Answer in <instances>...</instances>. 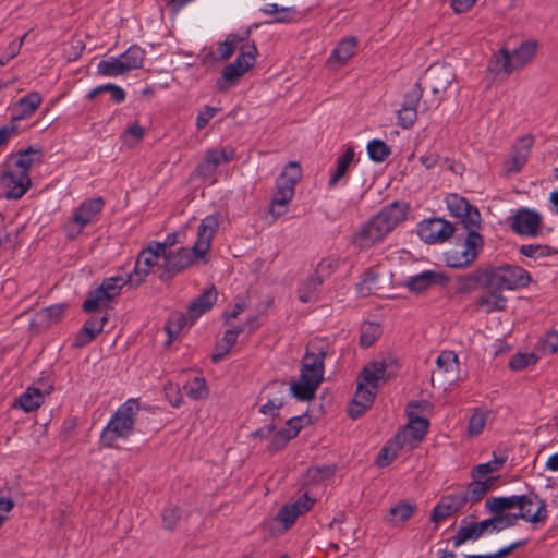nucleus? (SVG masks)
Returning a JSON list of instances; mask_svg holds the SVG:
<instances>
[{
	"label": "nucleus",
	"instance_id": "obj_1",
	"mask_svg": "<svg viewBox=\"0 0 558 558\" xmlns=\"http://www.w3.org/2000/svg\"><path fill=\"white\" fill-rule=\"evenodd\" d=\"M219 225L220 217L218 214L208 215L202 219L197 229V238L191 250L180 247L177 251H166L163 263L160 264V280H170L177 274L201 260L206 263V255L211 247Z\"/></svg>",
	"mask_w": 558,
	"mask_h": 558
},
{
	"label": "nucleus",
	"instance_id": "obj_2",
	"mask_svg": "<svg viewBox=\"0 0 558 558\" xmlns=\"http://www.w3.org/2000/svg\"><path fill=\"white\" fill-rule=\"evenodd\" d=\"M409 206L395 201L383 207L353 234L352 243L359 250H368L380 243L407 218Z\"/></svg>",
	"mask_w": 558,
	"mask_h": 558
},
{
	"label": "nucleus",
	"instance_id": "obj_3",
	"mask_svg": "<svg viewBox=\"0 0 558 558\" xmlns=\"http://www.w3.org/2000/svg\"><path fill=\"white\" fill-rule=\"evenodd\" d=\"M40 153L32 147L7 157L0 169V184L9 199H19L29 190V171L39 162Z\"/></svg>",
	"mask_w": 558,
	"mask_h": 558
},
{
	"label": "nucleus",
	"instance_id": "obj_4",
	"mask_svg": "<svg viewBox=\"0 0 558 558\" xmlns=\"http://www.w3.org/2000/svg\"><path fill=\"white\" fill-rule=\"evenodd\" d=\"M140 404L136 399H128L122 403L100 433L101 447L113 448L119 441L128 440L135 429Z\"/></svg>",
	"mask_w": 558,
	"mask_h": 558
},
{
	"label": "nucleus",
	"instance_id": "obj_5",
	"mask_svg": "<svg viewBox=\"0 0 558 558\" xmlns=\"http://www.w3.org/2000/svg\"><path fill=\"white\" fill-rule=\"evenodd\" d=\"M326 353L323 349L317 352L307 351L303 357L300 380L290 386V392L298 400H311L324 376V360Z\"/></svg>",
	"mask_w": 558,
	"mask_h": 558
},
{
	"label": "nucleus",
	"instance_id": "obj_6",
	"mask_svg": "<svg viewBox=\"0 0 558 558\" xmlns=\"http://www.w3.org/2000/svg\"><path fill=\"white\" fill-rule=\"evenodd\" d=\"M302 177V170L296 161H290L276 181V191L270 203L269 213L275 218L288 211V204L294 196L295 185Z\"/></svg>",
	"mask_w": 558,
	"mask_h": 558
},
{
	"label": "nucleus",
	"instance_id": "obj_7",
	"mask_svg": "<svg viewBox=\"0 0 558 558\" xmlns=\"http://www.w3.org/2000/svg\"><path fill=\"white\" fill-rule=\"evenodd\" d=\"M537 44L533 40L523 41L511 52L502 48L490 60L489 69L506 75L525 66L536 53Z\"/></svg>",
	"mask_w": 558,
	"mask_h": 558
},
{
	"label": "nucleus",
	"instance_id": "obj_8",
	"mask_svg": "<svg viewBox=\"0 0 558 558\" xmlns=\"http://www.w3.org/2000/svg\"><path fill=\"white\" fill-rule=\"evenodd\" d=\"M465 230V239L445 253V262L451 268H465L470 266L483 248L484 240L478 232L480 228Z\"/></svg>",
	"mask_w": 558,
	"mask_h": 558
},
{
	"label": "nucleus",
	"instance_id": "obj_9",
	"mask_svg": "<svg viewBox=\"0 0 558 558\" xmlns=\"http://www.w3.org/2000/svg\"><path fill=\"white\" fill-rule=\"evenodd\" d=\"M257 48L254 44H244L240 48L236 59L226 65L222 70V76L217 81V88L220 92H227L234 86L239 80L254 66L256 62Z\"/></svg>",
	"mask_w": 558,
	"mask_h": 558
},
{
	"label": "nucleus",
	"instance_id": "obj_10",
	"mask_svg": "<svg viewBox=\"0 0 558 558\" xmlns=\"http://www.w3.org/2000/svg\"><path fill=\"white\" fill-rule=\"evenodd\" d=\"M486 271L488 287H497L501 291L525 288L531 281L530 274L515 265L487 267Z\"/></svg>",
	"mask_w": 558,
	"mask_h": 558
},
{
	"label": "nucleus",
	"instance_id": "obj_11",
	"mask_svg": "<svg viewBox=\"0 0 558 558\" xmlns=\"http://www.w3.org/2000/svg\"><path fill=\"white\" fill-rule=\"evenodd\" d=\"M163 246L161 242H150L144 247L136 259L134 269L129 274L131 286L137 287L144 282L145 278L155 269L160 270V264L163 263Z\"/></svg>",
	"mask_w": 558,
	"mask_h": 558
},
{
	"label": "nucleus",
	"instance_id": "obj_12",
	"mask_svg": "<svg viewBox=\"0 0 558 558\" xmlns=\"http://www.w3.org/2000/svg\"><path fill=\"white\" fill-rule=\"evenodd\" d=\"M104 199L95 197L81 203L74 210L71 220L65 226L69 238L74 239L82 233L83 229L93 223L101 213Z\"/></svg>",
	"mask_w": 558,
	"mask_h": 558
},
{
	"label": "nucleus",
	"instance_id": "obj_13",
	"mask_svg": "<svg viewBox=\"0 0 558 558\" xmlns=\"http://www.w3.org/2000/svg\"><path fill=\"white\" fill-rule=\"evenodd\" d=\"M454 78V71L448 64H434L427 69L425 81L434 95V99L432 101L434 107H438L444 100L445 93Z\"/></svg>",
	"mask_w": 558,
	"mask_h": 558
},
{
	"label": "nucleus",
	"instance_id": "obj_14",
	"mask_svg": "<svg viewBox=\"0 0 558 558\" xmlns=\"http://www.w3.org/2000/svg\"><path fill=\"white\" fill-rule=\"evenodd\" d=\"M235 159L232 146L213 147L205 151L203 159L195 168V174L202 179H213L217 169Z\"/></svg>",
	"mask_w": 558,
	"mask_h": 558
},
{
	"label": "nucleus",
	"instance_id": "obj_15",
	"mask_svg": "<svg viewBox=\"0 0 558 558\" xmlns=\"http://www.w3.org/2000/svg\"><path fill=\"white\" fill-rule=\"evenodd\" d=\"M518 518L533 524H544L548 518L547 505L535 493L518 495Z\"/></svg>",
	"mask_w": 558,
	"mask_h": 558
},
{
	"label": "nucleus",
	"instance_id": "obj_16",
	"mask_svg": "<svg viewBox=\"0 0 558 558\" xmlns=\"http://www.w3.org/2000/svg\"><path fill=\"white\" fill-rule=\"evenodd\" d=\"M429 422L421 416L409 413V422L396 435L397 445L407 450L416 448L424 439L428 430Z\"/></svg>",
	"mask_w": 558,
	"mask_h": 558
},
{
	"label": "nucleus",
	"instance_id": "obj_17",
	"mask_svg": "<svg viewBox=\"0 0 558 558\" xmlns=\"http://www.w3.org/2000/svg\"><path fill=\"white\" fill-rule=\"evenodd\" d=\"M447 208L450 214L460 219L464 229L481 228V214L464 197L450 194L446 197Z\"/></svg>",
	"mask_w": 558,
	"mask_h": 558
},
{
	"label": "nucleus",
	"instance_id": "obj_18",
	"mask_svg": "<svg viewBox=\"0 0 558 558\" xmlns=\"http://www.w3.org/2000/svg\"><path fill=\"white\" fill-rule=\"evenodd\" d=\"M453 232V225L442 218L426 219L417 225V234L420 239L427 244L442 243L447 241Z\"/></svg>",
	"mask_w": 558,
	"mask_h": 558
},
{
	"label": "nucleus",
	"instance_id": "obj_19",
	"mask_svg": "<svg viewBox=\"0 0 558 558\" xmlns=\"http://www.w3.org/2000/svg\"><path fill=\"white\" fill-rule=\"evenodd\" d=\"M542 223L541 215L529 208L519 209L512 218L511 228L520 235L536 236Z\"/></svg>",
	"mask_w": 558,
	"mask_h": 558
},
{
	"label": "nucleus",
	"instance_id": "obj_20",
	"mask_svg": "<svg viewBox=\"0 0 558 558\" xmlns=\"http://www.w3.org/2000/svg\"><path fill=\"white\" fill-rule=\"evenodd\" d=\"M449 281V277L442 271L424 270L420 274L409 277L407 287L412 292L422 293L432 287H446Z\"/></svg>",
	"mask_w": 558,
	"mask_h": 558
},
{
	"label": "nucleus",
	"instance_id": "obj_21",
	"mask_svg": "<svg viewBox=\"0 0 558 558\" xmlns=\"http://www.w3.org/2000/svg\"><path fill=\"white\" fill-rule=\"evenodd\" d=\"M466 493H454L441 497L432 511V521L434 523H439L442 520L451 517L452 514L461 510L463 506L466 504Z\"/></svg>",
	"mask_w": 558,
	"mask_h": 558
},
{
	"label": "nucleus",
	"instance_id": "obj_22",
	"mask_svg": "<svg viewBox=\"0 0 558 558\" xmlns=\"http://www.w3.org/2000/svg\"><path fill=\"white\" fill-rule=\"evenodd\" d=\"M483 292L475 299L476 308L483 313L492 314L504 312L507 308L508 299L497 287H484Z\"/></svg>",
	"mask_w": 558,
	"mask_h": 558
},
{
	"label": "nucleus",
	"instance_id": "obj_23",
	"mask_svg": "<svg viewBox=\"0 0 558 558\" xmlns=\"http://www.w3.org/2000/svg\"><path fill=\"white\" fill-rule=\"evenodd\" d=\"M355 151L354 148L348 146L343 153L338 156L336 160V167L330 173L328 180V187L336 189L337 186H343L349 180V170L354 162Z\"/></svg>",
	"mask_w": 558,
	"mask_h": 558
},
{
	"label": "nucleus",
	"instance_id": "obj_24",
	"mask_svg": "<svg viewBox=\"0 0 558 558\" xmlns=\"http://www.w3.org/2000/svg\"><path fill=\"white\" fill-rule=\"evenodd\" d=\"M533 143L534 138L531 135H524L518 140L512 147L509 159L506 162L507 172L517 173L523 168L529 158Z\"/></svg>",
	"mask_w": 558,
	"mask_h": 558
},
{
	"label": "nucleus",
	"instance_id": "obj_25",
	"mask_svg": "<svg viewBox=\"0 0 558 558\" xmlns=\"http://www.w3.org/2000/svg\"><path fill=\"white\" fill-rule=\"evenodd\" d=\"M288 391H290V387L288 388L284 381L270 383L264 390L267 397V402L260 407V412L268 415H275L283 405Z\"/></svg>",
	"mask_w": 558,
	"mask_h": 558
},
{
	"label": "nucleus",
	"instance_id": "obj_26",
	"mask_svg": "<svg viewBox=\"0 0 558 558\" xmlns=\"http://www.w3.org/2000/svg\"><path fill=\"white\" fill-rule=\"evenodd\" d=\"M375 389L364 386V383L357 381L354 398L348 409L350 417L357 418L371 408L375 399Z\"/></svg>",
	"mask_w": 558,
	"mask_h": 558
},
{
	"label": "nucleus",
	"instance_id": "obj_27",
	"mask_svg": "<svg viewBox=\"0 0 558 558\" xmlns=\"http://www.w3.org/2000/svg\"><path fill=\"white\" fill-rule=\"evenodd\" d=\"M312 501L306 497H302L292 505L283 506L276 515V521L282 524L283 530H288L300 517L310 510Z\"/></svg>",
	"mask_w": 558,
	"mask_h": 558
},
{
	"label": "nucleus",
	"instance_id": "obj_28",
	"mask_svg": "<svg viewBox=\"0 0 558 558\" xmlns=\"http://www.w3.org/2000/svg\"><path fill=\"white\" fill-rule=\"evenodd\" d=\"M43 102V97L38 92H31L19 99L11 108L13 121L28 119Z\"/></svg>",
	"mask_w": 558,
	"mask_h": 558
},
{
	"label": "nucleus",
	"instance_id": "obj_29",
	"mask_svg": "<svg viewBox=\"0 0 558 558\" xmlns=\"http://www.w3.org/2000/svg\"><path fill=\"white\" fill-rule=\"evenodd\" d=\"M488 287L486 268H477L469 274L462 275L457 280V292L468 294L476 290Z\"/></svg>",
	"mask_w": 558,
	"mask_h": 558
},
{
	"label": "nucleus",
	"instance_id": "obj_30",
	"mask_svg": "<svg viewBox=\"0 0 558 558\" xmlns=\"http://www.w3.org/2000/svg\"><path fill=\"white\" fill-rule=\"evenodd\" d=\"M107 322L105 315H93L83 326L81 331L76 335L74 344L76 347H84L93 341L98 333L104 329Z\"/></svg>",
	"mask_w": 558,
	"mask_h": 558
},
{
	"label": "nucleus",
	"instance_id": "obj_31",
	"mask_svg": "<svg viewBox=\"0 0 558 558\" xmlns=\"http://www.w3.org/2000/svg\"><path fill=\"white\" fill-rule=\"evenodd\" d=\"M217 290L210 287L204 291L198 298L193 300L187 308V315L191 323H194L201 315L208 312L217 301Z\"/></svg>",
	"mask_w": 558,
	"mask_h": 558
},
{
	"label": "nucleus",
	"instance_id": "obj_32",
	"mask_svg": "<svg viewBox=\"0 0 558 558\" xmlns=\"http://www.w3.org/2000/svg\"><path fill=\"white\" fill-rule=\"evenodd\" d=\"M356 45L357 43L354 37L342 39L332 50L328 59V64L330 66L333 64L339 66L344 65L355 54Z\"/></svg>",
	"mask_w": 558,
	"mask_h": 558
},
{
	"label": "nucleus",
	"instance_id": "obj_33",
	"mask_svg": "<svg viewBox=\"0 0 558 558\" xmlns=\"http://www.w3.org/2000/svg\"><path fill=\"white\" fill-rule=\"evenodd\" d=\"M45 401V396L40 389L28 387L20 398L14 402V408H21L25 412H32L38 409Z\"/></svg>",
	"mask_w": 558,
	"mask_h": 558
},
{
	"label": "nucleus",
	"instance_id": "obj_34",
	"mask_svg": "<svg viewBox=\"0 0 558 558\" xmlns=\"http://www.w3.org/2000/svg\"><path fill=\"white\" fill-rule=\"evenodd\" d=\"M482 537L481 530L478 529L477 522H469L468 519L461 521V525L457 533L452 537V543L456 548L460 547L464 543L471 541L475 542Z\"/></svg>",
	"mask_w": 558,
	"mask_h": 558
},
{
	"label": "nucleus",
	"instance_id": "obj_35",
	"mask_svg": "<svg viewBox=\"0 0 558 558\" xmlns=\"http://www.w3.org/2000/svg\"><path fill=\"white\" fill-rule=\"evenodd\" d=\"M146 52L137 45H132L119 56L126 73L143 68Z\"/></svg>",
	"mask_w": 558,
	"mask_h": 558
},
{
	"label": "nucleus",
	"instance_id": "obj_36",
	"mask_svg": "<svg viewBox=\"0 0 558 558\" xmlns=\"http://www.w3.org/2000/svg\"><path fill=\"white\" fill-rule=\"evenodd\" d=\"M243 328L228 329L222 339L217 343L215 351L211 355L214 363L221 361L236 343L239 335L243 331Z\"/></svg>",
	"mask_w": 558,
	"mask_h": 558
},
{
	"label": "nucleus",
	"instance_id": "obj_37",
	"mask_svg": "<svg viewBox=\"0 0 558 558\" xmlns=\"http://www.w3.org/2000/svg\"><path fill=\"white\" fill-rule=\"evenodd\" d=\"M385 372L386 366L383 362H373L364 367L359 381L376 390L379 383L384 379Z\"/></svg>",
	"mask_w": 558,
	"mask_h": 558
},
{
	"label": "nucleus",
	"instance_id": "obj_38",
	"mask_svg": "<svg viewBox=\"0 0 558 558\" xmlns=\"http://www.w3.org/2000/svg\"><path fill=\"white\" fill-rule=\"evenodd\" d=\"M416 505L410 502H399L391 507L387 521L392 526H402L415 512Z\"/></svg>",
	"mask_w": 558,
	"mask_h": 558
},
{
	"label": "nucleus",
	"instance_id": "obj_39",
	"mask_svg": "<svg viewBox=\"0 0 558 558\" xmlns=\"http://www.w3.org/2000/svg\"><path fill=\"white\" fill-rule=\"evenodd\" d=\"M320 286L322 278L318 276H308L298 288V299L303 303L314 302Z\"/></svg>",
	"mask_w": 558,
	"mask_h": 558
},
{
	"label": "nucleus",
	"instance_id": "obj_40",
	"mask_svg": "<svg viewBox=\"0 0 558 558\" xmlns=\"http://www.w3.org/2000/svg\"><path fill=\"white\" fill-rule=\"evenodd\" d=\"M507 459H508V456L506 453L497 454L496 452H494L493 460H490L486 463H481L473 469V471H472L473 478H481V477L486 476L489 473L499 471L504 466Z\"/></svg>",
	"mask_w": 558,
	"mask_h": 558
},
{
	"label": "nucleus",
	"instance_id": "obj_41",
	"mask_svg": "<svg viewBox=\"0 0 558 558\" xmlns=\"http://www.w3.org/2000/svg\"><path fill=\"white\" fill-rule=\"evenodd\" d=\"M518 495L507 497H493L485 501V508L495 514H500L506 510L515 509L518 505Z\"/></svg>",
	"mask_w": 558,
	"mask_h": 558
},
{
	"label": "nucleus",
	"instance_id": "obj_42",
	"mask_svg": "<svg viewBox=\"0 0 558 558\" xmlns=\"http://www.w3.org/2000/svg\"><path fill=\"white\" fill-rule=\"evenodd\" d=\"M97 72L102 76L114 77L126 73L118 57H109L97 64Z\"/></svg>",
	"mask_w": 558,
	"mask_h": 558
},
{
	"label": "nucleus",
	"instance_id": "obj_43",
	"mask_svg": "<svg viewBox=\"0 0 558 558\" xmlns=\"http://www.w3.org/2000/svg\"><path fill=\"white\" fill-rule=\"evenodd\" d=\"M186 395L193 400H203L208 397V387L205 378L194 377L184 385Z\"/></svg>",
	"mask_w": 558,
	"mask_h": 558
},
{
	"label": "nucleus",
	"instance_id": "obj_44",
	"mask_svg": "<svg viewBox=\"0 0 558 558\" xmlns=\"http://www.w3.org/2000/svg\"><path fill=\"white\" fill-rule=\"evenodd\" d=\"M126 283L131 284V280H129V275L126 276V278L122 276H114L106 278L99 287L105 292V295H107V299L112 300L113 298L120 294L121 289Z\"/></svg>",
	"mask_w": 558,
	"mask_h": 558
},
{
	"label": "nucleus",
	"instance_id": "obj_45",
	"mask_svg": "<svg viewBox=\"0 0 558 558\" xmlns=\"http://www.w3.org/2000/svg\"><path fill=\"white\" fill-rule=\"evenodd\" d=\"M489 412L481 409H476L468 422V435L471 437L478 436L487 422Z\"/></svg>",
	"mask_w": 558,
	"mask_h": 558
},
{
	"label": "nucleus",
	"instance_id": "obj_46",
	"mask_svg": "<svg viewBox=\"0 0 558 558\" xmlns=\"http://www.w3.org/2000/svg\"><path fill=\"white\" fill-rule=\"evenodd\" d=\"M381 333L380 325L377 323H365L361 328L360 344L363 348L371 347Z\"/></svg>",
	"mask_w": 558,
	"mask_h": 558
},
{
	"label": "nucleus",
	"instance_id": "obj_47",
	"mask_svg": "<svg viewBox=\"0 0 558 558\" xmlns=\"http://www.w3.org/2000/svg\"><path fill=\"white\" fill-rule=\"evenodd\" d=\"M367 153L373 161L381 162L388 158L391 150L390 147L384 141L372 140L367 144Z\"/></svg>",
	"mask_w": 558,
	"mask_h": 558
},
{
	"label": "nucleus",
	"instance_id": "obj_48",
	"mask_svg": "<svg viewBox=\"0 0 558 558\" xmlns=\"http://www.w3.org/2000/svg\"><path fill=\"white\" fill-rule=\"evenodd\" d=\"M519 252L530 258H542L546 256H550L557 253L556 250L548 245H541V244H524L521 245L519 248Z\"/></svg>",
	"mask_w": 558,
	"mask_h": 558
},
{
	"label": "nucleus",
	"instance_id": "obj_49",
	"mask_svg": "<svg viewBox=\"0 0 558 558\" xmlns=\"http://www.w3.org/2000/svg\"><path fill=\"white\" fill-rule=\"evenodd\" d=\"M497 478L498 477H488L486 481H478V478H474L465 493L471 495L470 498L473 499V501H477L493 487Z\"/></svg>",
	"mask_w": 558,
	"mask_h": 558
},
{
	"label": "nucleus",
	"instance_id": "obj_50",
	"mask_svg": "<svg viewBox=\"0 0 558 558\" xmlns=\"http://www.w3.org/2000/svg\"><path fill=\"white\" fill-rule=\"evenodd\" d=\"M400 449H403L401 445H397V439L389 441L378 453L376 459V463L378 466H387L390 462H392Z\"/></svg>",
	"mask_w": 558,
	"mask_h": 558
},
{
	"label": "nucleus",
	"instance_id": "obj_51",
	"mask_svg": "<svg viewBox=\"0 0 558 558\" xmlns=\"http://www.w3.org/2000/svg\"><path fill=\"white\" fill-rule=\"evenodd\" d=\"M104 92L110 93L111 99L117 104H120L125 100V92L120 86H117L111 83L97 86L96 88L92 89L87 96L89 99H93Z\"/></svg>",
	"mask_w": 558,
	"mask_h": 558
},
{
	"label": "nucleus",
	"instance_id": "obj_52",
	"mask_svg": "<svg viewBox=\"0 0 558 558\" xmlns=\"http://www.w3.org/2000/svg\"><path fill=\"white\" fill-rule=\"evenodd\" d=\"M243 38L238 37L234 34H230L227 36L226 40L220 43L217 52L219 54V60L229 59L233 52L236 50L239 43L242 41Z\"/></svg>",
	"mask_w": 558,
	"mask_h": 558
},
{
	"label": "nucleus",
	"instance_id": "obj_53",
	"mask_svg": "<svg viewBox=\"0 0 558 558\" xmlns=\"http://www.w3.org/2000/svg\"><path fill=\"white\" fill-rule=\"evenodd\" d=\"M436 364L439 371L453 373L458 368V356L453 351H444L438 355Z\"/></svg>",
	"mask_w": 558,
	"mask_h": 558
},
{
	"label": "nucleus",
	"instance_id": "obj_54",
	"mask_svg": "<svg viewBox=\"0 0 558 558\" xmlns=\"http://www.w3.org/2000/svg\"><path fill=\"white\" fill-rule=\"evenodd\" d=\"M109 301L110 300L107 299V295H105V292L101 290V288L98 287L89 293L88 298L83 304V310L85 312H93Z\"/></svg>",
	"mask_w": 558,
	"mask_h": 558
},
{
	"label": "nucleus",
	"instance_id": "obj_55",
	"mask_svg": "<svg viewBox=\"0 0 558 558\" xmlns=\"http://www.w3.org/2000/svg\"><path fill=\"white\" fill-rule=\"evenodd\" d=\"M423 96V87L420 82H416L410 90L404 95L401 108H410L417 111V106Z\"/></svg>",
	"mask_w": 558,
	"mask_h": 558
},
{
	"label": "nucleus",
	"instance_id": "obj_56",
	"mask_svg": "<svg viewBox=\"0 0 558 558\" xmlns=\"http://www.w3.org/2000/svg\"><path fill=\"white\" fill-rule=\"evenodd\" d=\"M537 362L534 353H517L509 361V367L512 371H521Z\"/></svg>",
	"mask_w": 558,
	"mask_h": 558
},
{
	"label": "nucleus",
	"instance_id": "obj_57",
	"mask_svg": "<svg viewBox=\"0 0 558 558\" xmlns=\"http://www.w3.org/2000/svg\"><path fill=\"white\" fill-rule=\"evenodd\" d=\"M189 315L175 313L168 319L166 329L170 338L177 336L181 329L187 324Z\"/></svg>",
	"mask_w": 558,
	"mask_h": 558
},
{
	"label": "nucleus",
	"instance_id": "obj_58",
	"mask_svg": "<svg viewBox=\"0 0 558 558\" xmlns=\"http://www.w3.org/2000/svg\"><path fill=\"white\" fill-rule=\"evenodd\" d=\"M63 311L64 306L62 304H56L41 310L38 313V317H40V319H43L46 324H54L61 318Z\"/></svg>",
	"mask_w": 558,
	"mask_h": 558
},
{
	"label": "nucleus",
	"instance_id": "obj_59",
	"mask_svg": "<svg viewBox=\"0 0 558 558\" xmlns=\"http://www.w3.org/2000/svg\"><path fill=\"white\" fill-rule=\"evenodd\" d=\"M180 519L181 510L178 507H167L162 512V523L168 530L174 529Z\"/></svg>",
	"mask_w": 558,
	"mask_h": 558
},
{
	"label": "nucleus",
	"instance_id": "obj_60",
	"mask_svg": "<svg viewBox=\"0 0 558 558\" xmlns=\"http://www.w3.org/2000/svg\"><path fill=\"white\" fill-rule=\"evenodd\" d=\"M377 280L378 275L376 272L369 271L365 274L363 280L357 286L360 294L367 295L373 293L377 289Z\"/></svg>",
	"mask_w": 558,
	"mask_h": 558
},
{
	"label": "nucleus",
	"instance_id": "obj_61",
	"mask_svg": "<svg viewBox=\"0 0 558 558\" xmlns=\"http://www.w3.org/2000/svg\"><path fill=\"white\" fill-rule=\"evenodd\" d=\"M26 35L27 34H24L22 37L12 40L8 45L4 54L0 58L1 64L8 63L11 59H13L14 57H16L19 54V52L24 44V39H25Z\"/></svg>",
	"mask_w": 558,
	"mask_h": 558
},
{
	"label": "nucleus",
	"instance_id": "obj_62",
	"mask_svg": "<svg viewBox=\"0 0 558 558\" xmlns=\"http://www.w3.org/2000/svg\"><path fill=\"white\" fill-rule=\"evenodd\" d=\"M526 541H518L512 544H510L507 547L501 548L500 550L493 553V554H486V555H465L463 558H504L507 555H509L513 549L524 545Z\"/></svg>",
	"mask_w": 558,
	"mask_h": 558
},
{
	"label": "nucleus",
	"instance_id": "obj_63",
	"mask_svg": "<svg viewBox=\"0 0 558 558\" xmlns=\"http://www.w3.org/2000/svg\"><path fill=\"white\" fill-rule=\"evenodd\" d=\"M333 473V465L313 466L307 470V477L318 482L330 477Z\"/></svg>",
	"mask_w": 558,
	"mask_h": 558
},
{
	"label": "nucleus",
	"instance_id": "obj_64",
	"mask_svg": "<svg viewBox=\"0 0 558 558\" xmlns=\"http://www.w3.org/2000/svg\"><path fill=\"white\" fill-rule=\"evenodd\" d=\"M417 119V111L410 108H400L398 111V125L403 129L411 128Z\"/></svg>",
	"mask_w": 558,
	"mask_h": 558
}]
</instances>
